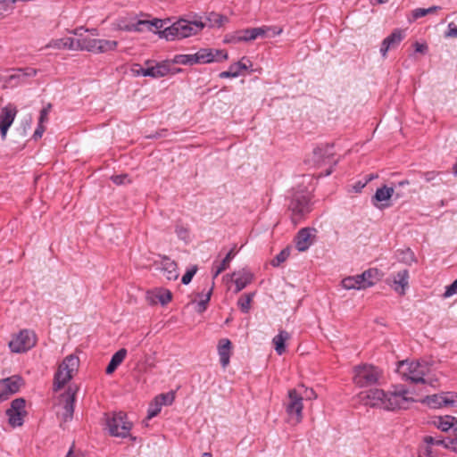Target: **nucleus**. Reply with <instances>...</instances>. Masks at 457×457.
Returning a JSON list of instances; mask_svg holds the SVG:
<instances>
[{"instance_id":"1","label":"nucleus","mask_w":457,"mask_h":457,"mask_svg":"<svg viewBox=\"0 0 457 457\" xmlns=\"http://www.w3.org/2000/svg\"><path fill=\"white\" fill-rule=\"evenodd\" d=\"M409 390L403 385L394 386V390L386 393L382 389L371 388L358 395L360 402L370 407H382L387 411L406 410L414 398L408 395Z\"/></svg>"},{"instance_id":"2","label":"nucleus","mask_w":457,"mask_h":457,"mask_svg":"<svg viewBox=\"0 0 457 457\" xmlns=\"http://www.w3.org/2000/svg\"><path fill=\"white\" fill-rule=\"evenodd\" d=\"M205 25L201 19L194 21L180 19L170 26L164 28L162 31L159 32V35L167 40L181 39L196 35Z\"/></svg>"},{"instance_id":"3","label":"nucleus","mask_w":457,"mask_h":457,"mask_svg":"<svg viewBox=\"0 0 457 457\" xmlns=\"http://www.w3.org/2000/svg\"><path fill=\"white\" fill-rule=\"evenodd\" d=\"M307 162H312L316 167L329 164V168L324 173H320V176L330 175L333 167L337 163V160L335 159L334 145L329 144L318 145L313 149L312 157Z\"/></svg>"},{"instance_id":"4","label":"nucleus","mask_w":457,"mask_h":457,"mask_svg":"<svg viewBox=\"0 0 457 457\" xmlns=\"http://www.w3.org/2000/svg\"><path fill=\"white\" fill-rule=\"evenodd\" d=\"M290 218L295 225L302 221L312 211L311 198L301 192L295 193L288 204Z\"/></svg>"},{"instance_id":"5","label":"nucleus","mask_w":457,"mask_h":457,"mask_svg":"<svg viewBox=\"0 0 457 457\" xmlns=\"http://www.w3.org/2000/svg\"><path fill=\"white\" fill-rule=\"evenodd\" d=\"M79 360L77 356L68 355L59 365L58 370L54 375V390L59 391L67 382H69L73 374L78 370Z\"/></svg>"},{"instance_id":"6","label":"nucleus","mask_w":457,"mask_h":457,"mask_svg":"<svg viewBox=\"0 0 457 457\" xmlns=\"http://www.w3.org/2000/svg\"><path fill=\"white\" fill-rule=\"evenodd\" d=\"M399 369L403 378L412 383H427L425 377L428 374L430 369L426 362L402 361L399 362Z\"/></svg>"},{"instance_id":"7","label":"nucleus","mask_w":457,"mask_h":457,"mask_svg":"<svg viewBox=\"0 0 457 457\" xmlns=\"http://www.w3.org/2000/svg\"><path fill=\"white\" fill-rule=\"evenodd\" d=\"M380 371L372 365H360L354 368L353 383L360 387L370 386L378 383Z\"/></svg>"},{"instance_id":"8","label":"nucleus","mask_w":457,"mask_h":457,"mask_svg":"<svg viewBox=\"0 0 457 457\" xmlns=\"http://www.w3.org/2000/svg\"><path fill=\"white\" fill-rule=\"evenodd\" d=\"M36 342L35 333L29 329H23L9 342V347L12 353H24L31 349Z\"/></svg>"},{"instance_id":"9","label":"nucleus","mask_w":457,"mask_h":457,"mask_svg":"<svg viewBox=\"0 0 457 457\" xmlns=\"http://www.w3.org/2000/svg\"><path fill=\"white\" fill-rule=\"evenodd\" d=\"M107 427L112 436L126 437L129 435L132 423L127 421V415L120 411L107 419Z\"/></svg>"},{"instance_id":"10","label":"nucleus","mask_w":457,"mask_h":457,"mask_svg":"<svg viewBox=\"0 0 457 457\" xmlns=\"http://www.w3.org/2000/svg\"><path fill=\"white\" fill-rule=\"evenodd\" d=\"M154 62L151 60H147L145 62L146 68H142L139 64H135L133 71H135L138 75H142L145 77H152L154 79L162 78L166 76L170 72V65L169 62H157L155 65H151Z\"/></svg>"},{"instance_id":"11","label":"nucleus","mask_w":457,"mask_h":457,"mask_svg":"<svg viewBox=\"0 0 457 457\" xmlns=\"http://www.w3.org/2000/svg\"><path fill=\"white\" fill-rule=\"evenodd\" d=\"M303 396L295 389L288 391V403L286 406V411L295 423H300L303 420Z\"/></svg>"},{"instance_id":"12","label":"nucleus","mask_w":457,"mask_h":457,"mask_svg":"<svg viewBox=\"0 0 457 457\" xmlns=\"http://www.w3.org/2000/svg\"><path fill=\"white\" fill-rule=\"evenodd\" d=\"M422 403L428 405L430 408L437 409L444 406L454 407L457 403V393H443L439 395H432L427 396L422 400Z\"/></svg>"},{"instance_id":"13","label":"nucleus","mask_w":457,"mask_h":457,"mask_svg":"<svg viewBox=\"0 0 457 457\" xmlns=\"http://www.w3.org/2000/svg\"><path fill=\"white\" fill-rule=\"evenodd\" d=\"M77 391V386H69L61 395V402L63 403L62 420L65 422L71 420L73 417Z\"/></svg>"},{"instance_id":"14","label":"nucleus","mask_w":457,"mask_h":457,"mask_svg":"<svg viewBox=\"0 0 457 457\" xmlns=\"http://www.w3.org/2000/svg\"><path fill=\"white\" fill-rule=\"evenodd\" d=\"M21 381V378L16 376L0 379V403L6 401L20 390Z\"/></svg>"},{"instance_id":"15","label":"nucleus","mask_w":457,"mask_h":457,"mask_svg":"<svg viewBox=\"0 0 457 457\" xmlns=\"http://www.w3.org/2000/svg\"><path fill=\"white\" fill-rule=\"evenodd\" d=\"M198 63H210L212 62H222L228 59V53L224 50L211 48H201L196 53Z\"/></svg>"},{"instance_id":"16","label":"nucleus","mask_w":457,"mask_h":457,"mask_svg":"<svg viewBox=\"0 0 457 457\" xmlns=\"http://www.w3.org/2000/svg\"><path fill=\"white\" fill-rule=\"evenodd\" d=\"M394 195H395V198H401V197L403 196L404 194L403 192H400V191H396L395 192V187H388L386 186H383L381 187H378L376 190L375 195L372 196V199H371L372 204L376 207H378L380 209H382L383 207H388L389 204H382L381 205H378V203L387 201Z\"/></svg>"},{"instance_id":"17","label":"nucleus","mask_w":457,"mask_h":457,"mask_svg":"<svg viewBox=\"0 0 457 457\" xmlns=\"http://www.w3.org/2000/svg\"><path fill=\"white\" fill-rule=\"evenodd\" d=\"M405 33L403 29H395L387 36L381 43L380 54L384 58L386 57L387 52L390 49L396 48L401 41L404 38Z\"/></svg>"},{"instance_id":"18","label":"nucleus","mask_w":457,"mask_h":457,"mask_svg":"<svg viewBox=\"0 0 457 457\" xmlns=\"http://www.w3.org/2000/svg\"><path fill=\"white\" fill-rule=\"evenodd\" d=\"M37 73V71L30 67L16 69L12 74L4 79V83L10 87H15L25 82L27 78L36 76Z\"/></svg>"},{"instance_id":"19","label":"nucleus","mask_w":457,"mask_h":457,"mask_svg":"<svg viewBox=\"0 0 457 457\" xmlns=\"http://www.w3.org/2000/svg\"><path fill=\"white\" fill-rule=\"evenodd\" d=\"M315 232L316 229L312 228H303L298 231L295 242L299 252H304L312 245Z\"/></svg>"},{"instance_id":"20","label":"nucleus","mask_w":457,"mask_h":457,"mask_svg":"<svg viewBox=\"0 0 457 457\" xmlns=\"http://www.w3.org/2000/svg\"><path fill=\"white\" fill-rule=\"evenodd\" d=\"M17 110L11 105L2 108L0 112V133L2 138H5L8 129L12 124Z\"/></svg>"},{"instance_id":"21","label":"nucleus","mask_w":457,"mask_h":457,"mask_svg":"<svg viewBox=\"0 0 457 457\" xmlns=\"http://www.w3.org/2000/svg\"><path fill=\"white\" fill-rule=\"evenodd\" d=\"M146 299L150 304H157L158 303L162 305L167 304L172 299V293L166 288L158 287L154 290L148 291Z\"/></svg>"},{"instance_id":"22","label":"nucleus","mask_w":457,"mask_h":457,"mask_svg":"<svg viewBox=\"0 0 457 457\" xmlns=\"http://www.w3.org/2000/svg\"><path fill=\"white\" fill-rule=\"evenodd\" d=\"M232 348V343L228 338H221L219 340L217 350L220 364L224 369L229 364Z\"/></svg>"},{"instance_id":"23","label":"nucleus","mask_w":457,"mask_h":457,"mask_svg":"<svg viewBox=\"0 0 457 457\" xmlns=\"http://www.w3.org/2000/svg\"><path fill=\"white\" fill-rule=\"evenodd\" d=\"M161 270L168 280H176L179 278L177 262L168 256L162 258Z\"/></svg>"},{"instance_id":"24","label":"nucleus","mask_w":457,"mask_h":457,"mask_svg":"<svg viewBox=\"0 0 457 457\" xmlns=\"http://www.w3.org/2000/svg\"><path fill=\"white\" fill-rule=\"evenodd\" d=\"M360 280L361 289L373 286L379 280V270L378 269H369L360 275H357Z\"/></svg>"},{"instance_id":"25","label":"nucleus","mask_w":457,"mask_h":457,"mask_svg":"<svg viewBox=\"0 0 457 457\" xmlns=\"http://www.w3.org/2000/svg\"><path fill=\"white\" fill-rule=\"evenodd\" d=\"M423 440L428 445H443L445 448L457 452V437H445L444 439H439L432 436H426Z\"/></svg>"},{"instance_id":"26","label":"nucleus","mask_w":457,"mask_h":457,"mask_svg":"<svg viewBox=\"0 0 457 457\" xmlns=\"http://www.w3.org/2000/svg\"><path fill=\"white\" fill-rule=\"evenodd\" d=\"M409 271L407 270H403L397 272V274L394 277V289L399 293L400 295H404L405 288L408 287L409 282Z\"/></svg>"},{"instance_id":"27","label":"nucleus","mask_w":457,"mask_h":457,"mask_svg":"<svg viewBox=\"0 0 457 457\" xmlns=\"http://www.w3.org/2000/svg\"><path fill=\"white\" fill-rule=\"evenodd\" d=\"M127 355V350L125 348H121L117 351L112 357L109 364L106 367L105 372L108 375L112 374L115 370L121 364Z\"/></svg>"},{"instance_id":"28","label":"nucleus","mask_w":457,"mask_h":457,"mask_svg":"<svg viewBox=\"0 0 457 457\" xmlns=\"http://www.w3.org/2000/svg\"><path fill=\"white\" fill-rule=\"evenodd\" d=\"M228 21V18L227 16L212 12L206 15L205 21H203V23H205V26L209 28H220Z\"/></svg>"},{"instance_id":"29","label":"nucleus","mask_w":457,"mask_h":457,"mask_svg":"<svg viewBox=\"0 0 457 457\" xmlns=\"http://www.w3.org/2000/svg\"><path fill=\"white\" fill-rule=\"evenodd\" d=\"M240 37L243 42H248L256 39L258 37H262L266 33L264 28H253L238 30Z\"/></svg>"},{"instance_id":"30","label":"nucleus","mask_w":457,"mask_h":457,"mask_svg":"<svg viewBox=\"0 0 457 457\" xmlns=\"http://www.w3.org/2000/svg\"><path fill=\"white\" fill-rule=\"evenodd\" d=\"M77 51L86 50L88 52H96V44H98V39L88 37L87 36H84V37H78L76 42Z\"/></svg>"},{"instance_id":"31","label":"nucleus","mask_w":457,"mask_h":457,"mask_svg":"<svg viewBox=\"0 0 457 457\" xmlns=\"http://www.w3.org/2000/svg\"><path fill=\"white\" fill-rule=\"evenodd\" d=\"M290 337L289 333L285 330H280L279 333L274 337L272 342L275 345V350L278 355L283 354L286 352V341Z\"/></svg>"},{"instance_id":"32","label":"nucleus","mask_w":457,"mask_h":457,"mask_svg":"<svg viewBox=\"0 0 457 457\" xmlns=\"http://www.w3.org/2000/svg\"><path fill=\"white\" fill-rule=\"evenodd\" d=\"M76 42H77V38L63 37L61 39H56V40L52 41L49 44V46L59 48V49L62 48V49H70V50L77 51Z\"/></svg>"},{"instance_id":"33","label":"nucleus","mask_w":457,"mask_h":457,"mask_svg":"<svg viewBox=\"0 0 457 457\" xmlns=\"http://www.w3.org/2000/svg\"><path fill=\"white\" fill-rule=\"evenodd\" d=\"M454 420L455 417L446 415L444 417H437L436 420H434V424L442 431H448L455 425Z\"/></svg>"},{"instance_id":"34","label":"nucleus","mask_w":457,"mask_h":457,"mask_svg":"<svg viewBox=\"0 0 457 457\" xmlns=\"http://www.w3.org/2000/svg\"><path fill=\"white\" fill-rule=\"evenodd\" d=\"M253 278L252 274L248 272H243L242 274H238V277H237L234 280L236 285V293L240 292L243 290L248 284L251 283Z\"/></svg>"},{"instance_id":"35","label":"nucleus","mask_w":457,"mask_h":457,"mask_svg":"<svg viewBox=\"0 0 457 457\" xmlns=\"http://www.w3.org/2000/svg\"><path fill=\"white\" fill-rule=\"evenodd\" d=\"M118 42L115 40L98 39L95 53H105L116 49Z\"/></svg>"},{"instance_id":"36","label":"nucleus","mask_w":457,"mask_h":457,"mask_svg":"<svg viewBox=\"0 0 457 457\" xmlns=\"http://www.w3.org/2000/svg\"><path fill=\"white\" fill-rule=\"evenodd\" d=\"M173 62L175 63L183 64V65H193L198 63L196 59V54H178L174 57Z\"/></svg>"},{"instance_id":"37","label":"nucleus","mask_w":457,"mask_h":457,"mask_svg":"<svg viewBox=\"0 0 457 457\" xmlns=\"http://www.w3.org/2000/svg\"><path fill=\"white\" fill-rule=\"evenodd\" d=\"M235 253L234 249H231L225 258L222 260V262L220 263V265L217 267L216 270L213 273V278L218 277L222 271L228 269L230 261L234 258Z\"/></svg>"},{"instance_id":"38","label":"nucleus","mask_w":457,"mask_h":457,"mask_svg":"<svg viewBox=\"0 0 457 457\" xmlns=\"http://www.w3.org/2000/svg\"><path fill=\"white\" fill-rule=\"evenodd\" d=\"M26 401L24 398H16L11 403V407L6 412H21L27 414L25 410Z\"/></svg>"},{"instance_id":"39","label":"nucleus","mask_w":457,"mask_h":457,"mask_svg":"<svg viewBox=\"0 0 457 457\" xmlns=\"http://www.w3.org/2000/svg\"><path fill=\"white\" fill-rule=\"evenodd\" d=\"M8 416L9 424L15 428L21 427L23 424V419L27 415L21 412H6Z\"/></svg>"},{"instance_id":"40","label":"nucleus","mask_w":457,"mask_h":457,"mask_svg":"<svg viewBox=\"0 0 457 457\" xmlns=\"http://www.w3.org/2000/svg\"><path fill=\"white\" fill-rule=\"evenodd\" d=\"M253 295V294H246L238 299L237 305L239 306L242 312L247 313L250 311Z\"/></svg>"},{"instance_id":"41","label":"nucleus","mask_w":457,"mask_h":457,"mask_svg":"<svg viewBox=\"0 0 457 457\" xmlns=\"http://www.w3.org/2000/svg\"><path fill=\"white\" fill-rule=\"evenodd\" d=\"M290 252H291V250H290V248L288 246L284 248L282 251H280V253L278 254H277L274 257V259L270 262V264L273 267L279 266L281 263H283L284 262L287 261V259L290 255Z\"/></svg>"},{"instance_id":"42","label":"nucleus","mask_w":457,"mask_h":457,"mask_svg":"<svg viewBox=\"0 0 457 457\" xmlns=\"http://www.w3.org/2000/svg\"><path fill=\"white\" fill-rule=\"evenodd\" d=\"M342 286L345 289H361L360 280L357 278V275L344 278L342 280Z\"/></svg>"},{"instance_id":"43","label":"nucleus","mask_w":457,"mask_h":457,"mask_svg":"<svg viewBox=\"0 0 457 457\" xmlns=\"http://www.w3.org/2000/svg\"><path fill=\"white\" fill-rule=\"evenodd\" d=\"M154 399H155V402L159 403L161 406L170 405L175 399V395L173 392H170L167 394H161V395H157Z\"/></svg>"},{"instance_id":"44","label":"nucleus","mask_w":457,"mask_h":457,"mask_svg":"<svg viewBox=\"0 0 457 457\" xmlns=\"http://www.w3.org/2000/svg\"><path fill=\"white\" fill-rule=\"evenodd\" d=\"M213 287H214V282L212 281V286H211L209 291L205 295V298L204 299H201L199 301V303H197V312H198L202 313V312H204L207 309V303H209V301L211 299V296H212V290H213Z\"/></svg>"},{"instance_id":"45","label":"nucleus","mask_w":457,"mask_h":457,"mask_svg":"<svg viewBox=\"0 0 457 457\" xmlns=\"http://www.w3.org/2000/svg\"><path fill=\"white\" fill-rule=\"evenodd\" d=\"M438 9H440L439 6H432V7L427 8V9H425V8H417V9L412 11V16L416 20V19L424 17L427 14L433 13V12H435Z\"/></svg>"},{"instance_id":"46","label":"nucleus","mask_w":457,"mask_h":457,"mask_svg":"<svg viewBox=\"0 0 457 457\" xmlns=\"http://www.w3.org/2000/svg\"><path fill=\"white\" fill-rule=\"evenodd\" d=\"M144 22H146L145 28H146L149 30H153V28H155L158 30V33L162 31L161 29L165 28L164 25L167 23L165 21L158 19H154L152 21H144Z\"/></svg>"},{"instance_id":"47","label":"nucleus","mask_w":457,"mask_h":457,"mask_svg":"<svg viewBox=\"0 0 457 457\" xmlns=\"http://www.w3.org/2000/svg\"><path fill=\"white\" fill-rule=\"evenodd\" d=\"M146 22H144V21H137L135 23L125 25L121 28V29L126 31H143L145 29V25Z\"/></svg>"},{"instance_id":"48","label":"nucleus","mask_w":457,"mask_h":457,"mask_svg":"<svg viewBox=\"0 0 457 457\" xmlns=\"http://www.w3.org/2000/svg\"><path fill=\"white\" fill-rule=\"evenodd\" d=\"M400 255H402L400 260L407 264H411V262H415L414 253L410 248L402 250L400 252Z\"/></svg>"},{"instance_id":"49","label":"nucleus","mask_w":457,"mask_h":457,"mask_svg":"<svg viewBox=\"0 0 457 457\" xmlns=\"http://www.w3.org/2000/svg\"><path fill=\"white\" fill-rule=\"evenodd\" d=\"M223 42L226 44H237L240 42H243L242 37H240V35L238 33V30L227 34L224 37Z\"/></svg>"},{"instance_id":"50","label":"nucleus","mask_w":457,"mask_h":457,"mask_svg":"<svg viewBox=\"0 0 457 457\" xmlns=\"http://www.w3.org/2000/svg\"><path fill=\"white\" fill-rule=\"evenodd\" d=\"M197 271V266L194 265L190 269H188L186 273L182 276L181 282L184 285H187L191 282L193 277Z\"/></svg>"},{"instance_id":"51","label":"nucleus","mask_w":457,"mask_h":457,"mask_svg":"<svg viewBox=\"0 0 457 457\" xmlns=\"http://www.w3.org/2000/svg\"><path fill=\"white\" fill-rule=\"evenodd\" d=\"M219 76L221 79L236 78L238 76V67L232 64L228 71L220 72Z\"/></svg>"},{"instance_id":"52","label":"nucleus","mask_w":457,"mask_h":457,"mask_svg":"<svg viewBox=\"0 0 457 457\" xmlns=\"http://www.w3.org/2000/svg\"><path fill=\"white\" fill-rule=\"evenodd\" d=\"M162 406L159 403H156L155 401L152 403L149 406L148 412H147V419L150 420L155 416H157L161 411Z\"/></svg>"},{"instance_id":"53","label":"nucleus","mask_w":457,"mask_h":457,"mask_svg":"<svg viewBox=\"0 0 457 457\" xmlns=\"http://www.w3.org/2000/svg\"><path fill=\"white\" fill-rule=\"evenodd\" d=\"M457 294V278L448 287H446L445 293L443 294L444 298L451 297Z\"/></svg>"},{"instance_id":"54","label":"nucleus","mask_w":457,"mask_h":457,"mask_svg":"<svg viewBox=\"0 0 457 457\" xmlns=\"http://www.w3.org/2000/svg\"><path fill=\"white\" fill-rule=\"evenodd\" d=\"M51 107H52L51 104H48L46 107H44L40 111V115H39V119H38L39 123H45L48 120V113L50 112Z\"/></svg>"},{"instance_id":"55","label":"nucleus","mask_w":457,"mask_h":457,"mask_svg":"<svg viewBox=\"0 0 457 457\" xmlns=\"http://www.w3.org/2000/svg\"><path fill=\"white\" fill-rule=\"evenodd\" d=\"M45 130H46V128L44 126V123H39L38 122L37 127V129H36V130H35V132H34V134L32 136V138L34 140H36V141L38 140L39 138L42 137L43 133L45 132Z\"/></svg>"},{"instance_id":"56","label":"nucleus","mask_w":457,"mask_h":457,"mask_svg":"<svg viewBox=\"0 0 457 457\" xmlns=\"http://www.w3.org/2000/svg\"><path fill=\"white\" fill-rule=\"evenodd\" d=\"M447 37H457V26L453 22L448 24V29L445 33Z\"/></svg>"},{"instance_id":"57","label":"nucleus","mask_w":457,"mask_h":457,"mask_svg":"<svg viewBox=\"0 0 457 457\" xmlns=\"http://www.w3.org/2000/svg\"><path fill=\"white\" fill-rule=\"evenodd\" d=\"M112 180L116 185H121L128 180V175L127 174H121V175H115L112 177Z\"/></svg>"},{"instance_id":"58","label":"nucleus","mask_w":457,"mask_h":457,"mask_svg":"<svg viewBox=\"0 0 457 457\" xmlns=\"http://www.w3.org/2000/svg\"><path fill=\"white\" fill-rule=\"evenodd\" d=\"M413 46L415 48V52L416 53H420V54H426L428 52V45L427 44H421V43H419V42H415L413 44Z\"/></svg>"},{"instance_id":"59","label":"nucleus","mask_w":457,"mask_h":457,"mask_svg":"<svg viewBox=\"0 0 457 457\" xmlns=\"http://www.w3.org/2000/svg\"><path fill=\"white\" fill-rule=\"evenodd\" d=\"M175 231H176L177 235L179 236V237H180L182 239L187 238L188 236V230L182 226H177Z\"/></svg>"},{"instance_id":"60","label":"nucleus","mask_w":457,"mask_h":457,"mask_svg":"<svg viewBox=\"0 0 457 457\" xmlns=\"http://www.w3.org/2000/svg\"><path fill=\"white\" fill-rule=\"evenodd\" d=\"M439 174L440 173L437 171H426L422 175L427 182H430L434 180Z\"/></svg>"},{"instance_id":"61","label":"nucleus","mask_w":457,"mask_h":457,"mask_svg":"<svg viewBox=\"0 0 457 457\" xmlns=\"http://www.w3.org/2000/svg\"><path fill=\"white\" fill-rule=\"evenodd\" d=\"M32 124V118L29 116L22 122V134L25 135L27 130L30 129Z\"/></svg>"},{"instance_id":"62","label":"nucleus","mask_w":457,"mask_h":457,"mask_svg":"<svg viewBox=\"0 0 457 457\" xmlns=\"http://www.w3.org/2000/svg\"><path fill=\"white\" fill-rule=\"evenodd\" d=\"M304 396L306 399H316L317 398V394L315 393V391L313 389H305V394H304Z\"/></svg>"},{"instance_id":"63","label":"nucleus","mask_w":457,"mask_h":457,"mask_svg":"<svg viewBox=\"0 0 457 457\" xmlns=\"http://www.w3.org/2000/svg\"><path fill=\"white\" fill-rule=\"evenodd\" d=\"M245 60V58L244 57L241 61L237 62V63H234L236 66L238 67V74L240 73L241 70L248 69L247 64L244 62Z\"/></svg>"},{"instance_id":"64","label":"nucleus","mask_w":457,"mask_h":457,"mask_svg":"<svg viewBox=\"0 0 457 457\" xmlns=\"http://www.w3.org/2000/svg\"><path fill=\"white\" fill-rule=\"evenodd\" d=\"M82 30H83V28L80 27V28L74 29L71 33L78 36L79 37H84L83 34L81 33Z\"/></svg>"}]
</instances>
